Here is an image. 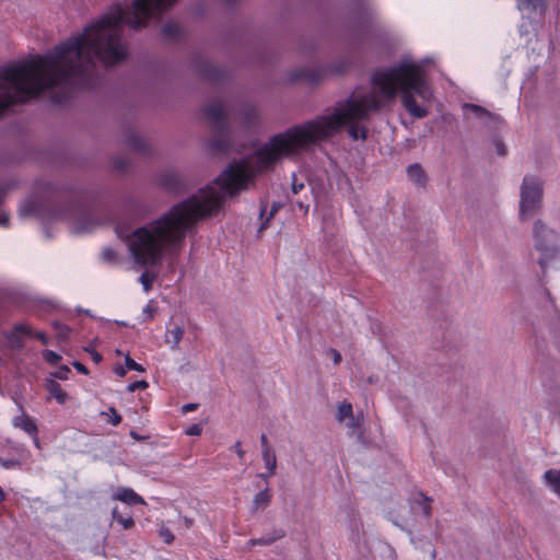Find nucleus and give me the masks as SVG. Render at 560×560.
<instances>
[{
	"label": "nucleus",
	"mask_w": 560,
	"mask_h": 560,
	"mask_svg": "<svg viewBox=\"0 0 560 560\" xmlns=\"http://www.w3.org/2000/svg\"><path fill=\"white\" fill-rule=\"evenodd\" d=\"M365 121L368 91H354L325 115L272 136L248 159L231 163L205 188L173 206L158 219L131 232L117 225L116 234L126 243L135 264L144 268L161 266L165 254L180 252L186 236L200 220L215 215L228 198L248 188L257 173L272 167L282 158L298 155L329 139L346 126L353 140H365Z\"/></svg>",
	"instance_id": "nucleus-1"
},
{
	"label": "nucleus",
	"mask_w": 560,
	"mask_h": 560,
	"mask_svg": "<svg viewBox=\"0 0 560 560\" xmlns=\"http://www.w3.org/2000/svg\"><path fill=\"white\" fill-rule=\"evenodd\" d=\"M206 117L212 124V138L210 147L215 152H225L230 149V125L228 118L231 114V105L228 101L214 98L203 107Z\"/></svg>",
	"instance_id": "nucleus-2"
},
{
	"label": "nucleus",
	"mask_w": 560,
	"mask_h": 560,
	"mask_svg": "<svg viewBox=\"0 0 560 560\" xmlns=\"http://www.w3.org/2000/svg\"><path fill=\"white\" fill-rule=\"evenodd\" d=\"M533 238L534 250L537 253L536 261L545 276L547 267L559 256V236L542 221L537 220L533 228Z\"/></svg>",
	"instance_id": "nucleus-3"
},
{
	"label": "nucleus",
	"mask_w": 560,
	"mask_h": 560,
	"mask_svg": "<svg viewBox=\"0 0 560 560\" xmlns=\"http://www.w3.org/2000/svg\"><path fill=\"white\" fill-rule=\"evenodd\" d=\"M544 183L534 175H526L520 188L518 217L522 221L529 220L536 215L542 202Z\"/></svg>",
	"instance_id": "nucleus-4"
},
{
	"label": "nucleus",
	"mask_w": 560,
	"mask_h": 560,
	"mask_svg": "<svg viewBox=\"0 0 560 560\" xmlns=\"http://www.w3.org/2000/svg\"><path fill=\"white\" fill-rule=\"evenodd\" d=\"M463 109L468 118L471 117L485 125L493 124L499 119V116L476 104L466 103Z\"/></svg>",
	"instance_id": "nucleus-5"
},
{
	"label": "nucleus",
	"mask_w": 560,
	"mask_h": 560,
	"mask_svg": "<svg viewBox=\"0 0 560 560\" xmlns=\"http://www.w3.org/2000/svg\"><path fill=\"white\" fill-rule=\"evenodd\" d=\"M126 143L132 151L142 155H150L152 153L150 143L136 131H129L127 133Z\"/></svg>",
	"instance_id": "nucleus-6"
},
{
	"label": "nucleus",
	"mask_w": 560,
	"mask_h": 560,
	"mask_svg": "<svg viewBox=\"0 0 560 560\" xmlns=\"http://www.w3.org/2000/svg\"><path fill=\"white\" fill-rule=\"evenodd\" d=\"M13 425L26 432L28 435L33 436L34 443L37 447H39V442L37 438L38 429L36 423L26 415L18 416L13 419Z\"/></svg>",
	"instance_id": "nucleus-7"
},
{
	"label": "nucleus",
	"mask_w": 560,
	"mask_h": 560,
	"mask_svg": "<svg viewBox=\"0 0 560 560\" xmlns=\"http://www.w3.org/2000/svg\"><path fill=\"white\" fill-rule=\"evenodd\" d=\"M160 183L163 187L173 191H178L184 186L183 177L175 171L163 172L160 176Z\"/></svg>",
	"instance_id": "nucleus-8"
},
{
	"label": "nucleus",
	"mask_w": 560,
	"mask_h": 560,
	"mask_svg": "<svg viewBox=\"0 0 560 560\" xmlns=\"http://www.w3.org/2000/svg\"><path fill=\"white\" fill-rule=\"evenodd\" d=\"M240 117L247 128L255 126L259 120L257 106L252 103L243 104L240 108Z\"/></svg>",
	"instance_id": "nucleus-9"
},
{
	"label": "nucleus",
	"mask_w": 560,
	"mask_h": 560,
	"mask_svg": "<svg viewBox=\"0 0 560 560\" xmlns=\"http://www.w3.org/2000/svg\"><path fill=\"white\" fill-rule=\"evenodd\" d=\"M200 72L206 79L213 82L222 81L226 75V71L224 69L210 62H205L200 68Z\"/></svg>",
	"instance_id": "nucleus-10"
},
{
	"label": "nucleus",
	"mask_w": 560,
	"mask_h": 560,
	"mask_svg": "<svg viewBox=\"0 0 560 560\" xmlns=\"http://www.w3.org/2000/svg\"><path fill=\"white\" fill-rule=\"evenodd\" d=\"M408 178L419 187H423L427 182V175L422 166L418 163L411 164L407 167Z\"/></svg>",
	"instance_id": "nucleus-11"
},
{
	"label": "nucleus",
	"mask_w": 560,
	"mask_h": 560,
	"mask_svg": "<svg viewBox=\"0 0 560 560\" xmlns=\"http://www.w3.org/2000/svg\"><path fill=\"white\" fill-rule=\"evenodd\" d=\"M114 499L130 505L143 503V499L130 488H119L114 495Z\"/></svg>",
	"instance_id": "nucleus-12"
},
{
	"label": "nucleus",
	"mask_w": 560,
	"mask_h": 560,
	"mask_svg": "<svg viewBox=\"0 0 560 560\" xmlns=\"http://www.w3.org/2000/svg\"><path fill=\"white\" fill-rule=\"evenodd\" d=\"M282 537H284V530L281 529V528H276L273 529L271 533H268L266 535H264L262 537L260 538H257V539H250L248 541V545L250 547H254L256 545H260V546H269L271 545L272 542L281 539Z\"/></svg>",
	"instance_id": "nucleus-13"
},
{
	"label": "nucleus",
	"mask_w": 560,
	"mask_h": 560,
	"mask_svg": "<svg viewBox=\"0 0 560 560\" xmlns=\"http://www.w3.org/2000/svg\"><path fill=\"white\" fill-rule=\"evenodd\" d=\"M271 492L268 487L255 494L252 503V511L265 510L271 502Z\"/></svg>",
	"instance_id": "nucleus-14"
},
{
	"label": "nucleus",
	"mask_w": 560,
	"mask_h": 560,
	"mask_svg": "<svg viewBox=\"0 0 560 560\" xmlns=\"http://www.w3.org/2000/svg\"><path fill=\"white\" fill-rule=\"evenodd\" d=\"M521 11H534L542 15L547 9L546 0H518Z\"/></svg>",
	"instance_id": "nucleus-15"
},
{
	"label": "nucleus",
	"mask_w": 560,
	"mask_h": 560,
	"mask_svg": "<svg viewBox=\"0 0 560 560\" xmlns=\"http://www.w3.org/2000/svg\"><path fill=\"white\" fill-rule=\"evenodd\" d=\"M46 389L51 397H54L59 404H65L68 399L67 393L62 389L61 385L54 380L46 382Z\"/></svg>",
	"instance_id": "nucleus-16"
},
{
	"label": "nucleus",
	"mask_w": 560,
	"mask_h": 560,
	"mask_svg": "<svg viewBox=\"0 0 560 560\" xmlns=\"http://www.w3.org/2000/svg\"><path fill=\"white\" fill-rule=\"evenodd\" d=\"M431 499L419 493L413 501L412 509L419 511L425 518L431 516Z\"/></svg>",
	"instance_id": "nucleus-17"
},
{
	"label": "nucleus",
	"mask_w": 560,
	"mask_h": 560,
	"mask_svg": "<svg viewBox=\"0 0 560 560\" xmlns=\"http://www.w3.org/2000/svg\"><path fill=\"white\" fill-rule=\"evenodd\" d=\"M323 73L320 71H315L313 69L303 68L299 69L293 72L292 79L299 80V79H305L310 82H316L322 78Z\"/></svg>",
	"instance_id": "nucleus-18"
},
{
	"label": "nucleus",
	"mask_w": 560,
	"mask_h": 560,
	"mask_svg": "<svg viewBox=\"0 0 560 560\" xmlns=\"http://www.w3.org/2000/svg\"><path fill=\"white\" fill-rule=\"evenodd\" d=\"M545 479L553 492L560 495V469H550L546 471Z\"/></svg>",
	"instance_id": "nucleus-19"
},
{
	"label": "nucleus",
	"mask_w": 560,
	"mask_h": 560,
	"mask_svg": "<svg viewBox=\"0 0 560 560\" xmlns=\"http://www.w3.org/2000/svg\"><path fill=\"white\" fill-rule=\"evenodd\" d=\"M261 457L265 463V467L267 470H270L271 474L276 472L277 468V457L272 448H266L261 451Z\"/></svg>",
	"instance_id": "nucleus-20"
},
{
	"label": "nucleus",
	"mask_w": 560,
	"mask_h": 560,
	"mask_svg": "<svg viewBox=\"0 0 560 560\" xmlns=\"http://www.w3.org/2000/svg\"><path fill=\"white\" fill-rule=\"evenodd\" d=\"M184 336V329L179 326L174 327L167 332V342H172V349H176Z\"/></svg>",
	"instance_id": "nucleus-21"
},
{
	"label": "nucleus",
	"mask_w": 560,
	"mask_h": 560,
	"mask_svg": "<svg viewBox=\"0 0 560 560\" xmlns=\"http://www.w3.org/2000/svg\"><path fill=\"white\" fill-rule=\"evenodd\" d=\"M158 278V275L155 272L144 271L140 275L139 281L142 284V288L145 292H149L152 290L153 282Z\"/></svg>",
	"instance_id": "nucleus-22"
},
{
	"label": "nucleus",
	"mask_w": 560,
	"mask_h": 560,
	"mask_svg": "<svg viewBox=\"0 0 560 560\" xmlns=\"http://www.w3.org/2000/svg\"><path fill=\"white\" fill-rule=\"evenodd\" d=\"M162 33L163 35L166 37V38H170V39H175L178 34L180 33V27L177 23L175 22H167L163 28H162Z\"/></svg>",
	"instance_id": "nucleus-23"
},
{
	"label": "nucleus",
	"mask_w": 560,
	"mask_h": 560,
	"mask_svg": "<svg viewBox=\"0 0 560 560\" xmlns=\"http://www.w3.org/2000/svg\"><path fill=\"white\" fill-rule=\"evenodd\" d=\"M352 413H353L352 405L350 402L343 401L338 407L336 418L339 422H343Z\"/></svg>",
	"instance_id": "nucleus-24"
},
{
	"label": "nucleus",
	"mask_w": 560,
	"mask_h": 560,
	"mask_svg": "<svg viewBox=\"0 0 560 560\" xmlns=\"http://www.w3.org/2000/svg\"><path fill=\"white\" fill-rule=\"evenodd\" d=\"M102 258L108 264H116L118 261V254L114 249L106 247L102 252Z\"/></svg>",
	"instance_id": "nucleus-25"
},
{
	"label": "nucleus",
	"mask_w": 560,
	"mask_h": 560,
	"mask_svg": "<svg viewBox=\"0 0 560 560\" xmlns=\"http://www.w3.org/2000/svg\"><path fill=\"white\" fill-rule=\"evenodd\" d=\"M345 422H346V425H347L349 429H351V430L355 431V430L360 429V428H361V425H362V417H360V416H354V415L352 413L350 417H348V418L346 419V421H345Z\"/></svg>",
	"instance_id": "nucleus-26"
},
{
	"label": "nucleus",
	"mask_w": 560,
	"mask_h": 560,
	"mask_svg": "<svg viewBox=\"0 0 560 560\" xmlns=\"http://www.w3.org/2000/svg\"><path fill=\"white\" fill-rule=\"evenodd\" d=\"M113 517L115 521H117L119 524H121L125 529H129L135 525V522L132 518H130V517L125 518L121 515H118L116 509L113 510Z\"/></svg>",
	"instance_id": "nucleus-27"
},
{
	"label": "nucleus",
	"mask_w": 560,
	"mask_h": 560,
	"mask_svg": "<svg viewBox=\"0 0 560 560\" xmlns=\"http://www.w3.org/2000/svg\"><path fill=\"white\" fill-rule=\"evenodd\" d=\"M43 358L45 359L46 362H48L51 365H57L61 360V357L52 350H45L43 352Z\"/></svg>",
	"instance_id": "nucleus-28"
},
{
	"label": "nucleus",
	"mask_w": 560,
	"mask_h": 560,
	"mask_svg": "<svg viewBox=\"0 0 560 560\" xmlns=\"http://www.w3.org/2000/svg\"><path fill=\"white\" fill-rule=\"evenodd\" d=\"M125 365L128 370H133L138 372H144V368L137 363L129 354L125 355Z\"/></svg>",
	"instance_id": "nucleus-29"
},
{
	"label": "nucleus",
	"mask_w": 560,
	"mask_h": 560,
	"mask_svg": "<svg viewBox=\"0 0 560 560\" xmlns=\"http://www.w3.org/2000/svg\"><path fill=\"white\" fill-rule=\"evenodd\" d=\"M70 373H71V370L67 365H61L54 373H51V375L55 378L68 380V376Z\"/></svg>",
	"instance_id": "nucleus-30"
},
{
	"label": "nucleus",
	"mask_w": 560,
	"mask_h": 560,
	"mask_svg": "<svg viewBox=\"0 0 560 560\" xmlns=\"http://www.w3.org/2000/svg\"><path fill=\"white\" fill-rule=\"evenodd\" d=\"M349 66V62L345 59H341L339 61H337L336 63L331 65L329 67V71L330 72H334V73H341L342 71H345Z\"/></svg>",
	"instance_id": "nucleus-31"
},
{
	"label": "nucleus",
	"mask_w": 560,
	"mask_h": 560,
	"mask_svg": "<svg viewBox=\"0 0 560 560\" xmlns=\"http://www.w3.org/2000/svg\"><path fill=\"white\" fill-rule=\"evenodd\" d=\"M10 345L12 348H15V349H20L23 347V342L22 340L20 339V337L15 334V332H10L8 336H7Z\"/></svg>",
	"instance_id": "nucleus-32"
},
{
	"label": "nucleus",
	"mask_w": 560,
	"mask_h": 560,
	"mask_svg": "<svg viewBox=\"0 0 560 560\" xmlns=\"http://www.w3.org/2000/svg\"><path fill=\"white\" fill-rule=\"evenodd\" d=\"M160 537L163 539V541L167 545H171L174 541V535L172 532L167 528H162L160 530Z\"/></svg>",
	"instance_id": "nucleus-33"
},
{
	"label": "nucleus",
	"mask_w": 560,
	"mask_h": 560,
	"mask_svg": "<svg viewBox=\"0 0 560 560\" xmlns=\"http://www.w3.org/2000/svg\"><path fill=\"white\" fill-rule=\"evenodd\" d=\"M493 145L498 155L504 156L506 154V149L502 140L494 139Z\"/></svg>",
	"instance_id": "nucleus-34"
},
{
	"label": "nucleus",
	"mask_w": 560,
	"mask_h": 560,
	"mask_svg": "<svg viewBox=\"0 0 560 560\" xmlns=\"http://www.w3.org/2000/svg\"><path fill=\"white\" fill-rule=\"evenodd\" d=\"M148 387V383L145 381H136L128 385V390L130 393L136 392L137 389H144Z\"/></svg>",
	"instance_id": "nucleus-35"
},
{
	"label": "nucleus",
	"mask_w": 560,
	"mask_h": 560,
	"mask_svg": "<svg viewBox=\"0 0 560 560\" xmlns=\"http://www.w3.org/2000/svg\"><path fill=\"white\" fill-rule=\"evenodd\" d=\"M35 210V205L34 202L32 201H28L26 202L21 209H20V214L22 217H26V215H30L31 213H33V211Z\"/></svg>",
	"instance_id": "nucleus-36"
},
{
	"label": "nucleus",
	"mask_w": 560,
	"mask_h": 560,
	"mask_svg": "<svg viewBox=\"0 0 560 560\" xmlns=\"http://www.w3.org/2000/svg\"><path fill=\"white\" fill-rule=\"evenodd\" d=\"M0 465L5 469H12L20 466V463L16 459L0 458Z\"/></svg>",
	"instance_id": "nucleus-37"
},
{
	"label": "nucleus",
	"mask_w": 560,
	"mask_h": 560,
	"mask_svg": "<svg viewBox=\"0 0 560 560\" xmlns=\"http://www.w3.org/2000/svg\"><path fill=\"white\" fill-rule=\"evenodd\" d=\"M12 332H15L16 335L18 334H23V335H31L32 334V330L28 326H26L25 324H16L14 326V330Z\"/></svg>",
	"instance_id": "nucleus-38"
},
{
	"label": "nucleus",
	"mask_w": 560,
	"mask_h": 560,
	"mask_svg": "<svg viewBox=\"0 0 560 560\" xmlns=\"http://www.w3.org/2000/svg\"><path fill=\"white\" fill-rule=\"evenodd\" d=\"M55 327L57 329V335L60 339H66L69 334V328L65 325L55 324Z\"/></svg>",
	"instance_id": "nucleus-39"
},
{
	"label": "nucleus",
	"mask_w": 560,
	"mask_h": 560,
	"mask_svg": "<svg viewBox=\"0 0 560 560\" xmlns=\"http://www.w3.org/2000/svg\"><path fill=\"white\" fill-rule=\"evenodd\" d=\"M108 411L113 415V418L109 420V422L113 425H118L121 422V417L117 413L114 407H110Z\"/></svg>",
	"instance_id": "nucleus-40"
},
{
	"label": "nucleus",
	"mask_w": 560,
	"mask_h": 560,
	"mask_svg": "<svg viewBox=\"0 0 560 560\" xmlns=\"http://www.w3.org/2000/svg\"><path fill=\"white\" fill-rule=\"evenodd\" d=\"M279 209V206L273 203L272 207H271V210H270V213H269V217L261 223L260 228H259V231L266 229L267 226V223L269 222V220L273 217V214L278 211Z\"/></svg>",
	"instance_id": "nucleus-41"
},
{
	"label": "nucleus",
	"mask_w": 560,
	"mask_h": 560,
	"mask_svg": "<svg viewBox=\"0 0 560 560\" xmlns=\"http://www.w3.org/2000/svg\"><path fill=\"white\" fill-rule=\"evenodd\" d=\"M327 353L335 364H339L341 362V354L336 349H329Z\"/></svg>",
	"instance_id": "nucleus-42"
},
{
	"label": "nucleus",
	"mask_w": 560,
	"mask_h": 560,
	"mask_svg": "<svg viewBox=\"0 0 560 560\" xmlns=\"http://www.w3.org/2000/svg\"><path fill=\"white\" fill-rule=\"evenodd\" d=\"M201 427L199 424H192L191 427H189L186 431V434L188 435H200L201 434Z\"/></svg>",
	"instance_id": "nucleus-43"
},
{
	"label": "nucleus",
	"mask_w": 560,
	"mask_h": 560,
	"mask_svg": "<svg viewBox=\"0 0 560 560\" xmlns=\"http://www.w3.org/2000/svg\"><path fill=\"white\" fill-rule=\"evenodd\" d=\"M303 188H304V183H298L296 179H295V176H293V182H292V185H291L292 192L293 194H298Z\"/></svg>",
	"instance_id": "nucleus-44"
},
{
	"label": "nucleus",
	"mask_w": 560,
	"mask_h": 560,
	"mask_svg": "<svg viewBox=\"0 0 560 560\" xmlns=\"http://www.w3.org/2000/svg\"><path fill=\"white\" fill-rule=\"evenodd\" d=\"M241 445H242V444H241V442H240V441H236V442H235V444H234V446H233V450H234V451H235V453L237 454L238 458H240V459H243V458H244V456H245V451H244V450H242Z\"/></svg>",
	"instance_id": "nucleus-45"
},
{
	"label": "nucleus",
	"mask_w": 560,
	"mask_h": 560,
	"mask_svg": "<svg viewBox=\"0 0 560 560\" xmlns=\"http://www.w3.org/2000/svg\"><path fill=\"white\" fill-rule=\"evenodd\" d=\"M73 366L74 369L79 372V373H82V374H88L89 371L86 369V366L78 361H74L73 362Z\"/></svg>",
	"instance_id": "nucleus-46"
},
{
	"label": "nucleus",
	"mask_w": 560,
	"mask_h": 560,
	"mask_svg": "<svg viewBox=\"0 0 560 560\" xmlns=\"http://www.w3.org/2000/svg\"><path fill=\"white\" fill-rule=\"evenodd\" d=\"M197 407H198L197 404H186L182 407V410L184 413H187V412L196 410Z\"/></svg>",
	"instance_id": "nucleus-47"
},
{
	"label": "nucleus",
	"mask_w": 560,
	"mask_h": 560,
	"mask_svg": "<svg viewBox=\"0 0 560 560\" xmlns=\"http://www.w3.org/2000/svg\"><path fill=\"white\" fill-rule=\"evenodd\" d=\"M114 373L119 377H124L126 375V369L122 368L121 365H117L114 368Z\"/></svg>",
	"instance_id": "nucleus-48"
},
{
	"label": "nucleus",
	"mask_w": 560,
	"mask_h": 560,
	"mask_svg": "<svg viewBox=\"0 0 560 560\" xmlns=\"http://www.w3.org/2000/svg\"><path fill=\"white\" fill-rule=\"evenodd\" d=\"M275 474H271L270 470H267V472H260L257 475L258 478H261L267 485H268V480L271 476H273Z\"/></svg>",
	"instance_id": "nucleus-49"
},
{
	"label": "nucleus",
	"mask_w": 560,
	"mask_h": 560,
	"mask_svg": "<svg viewBox=\"0 0 560 560\" xmlns=\"http://www.w3.org/2000/svg\"><path fill=\"white\" fill-rule=\"evenodd\" d=\"M260 443H261V451L266 450V448H271L270 445L268 444V439H267L266 434H261Z\"/></svg>",
	"instance_id": "nucleus-50"
},
{
	"label": "nucleus",
	"mask_w": 560,
	"mask_h": 560,
	"mask_svg": "<svg viewBox=\"0 0 560 560\" xmlns=\"http://www.w3.org/2000/svg\"><path fill=\"white\" fill-rule=\"evenodd\" d=\"M91 355H92V360L95 362V363H100L103 359L102 354L97 351H91Z\"/></svg>",
	"instance_id": "nucleus-51"
},
{
	"label": "nucleus",
	"mask_w": 560,
	"mask_h": 560,
	"mask_svg": "<svg viewBox=\"0 0 560 560\" xmlns=\"http://www.w3.org/2000/svg\"><path fill=\"white\" fill-rule=\"evenodd\" d=\"M35 336L42 341V343H44V345L48 343V338L46 337V335L44 332H37Z\"/></svg>",
	"instance_id": "nucleus-52"
},
{
	"label": "nucleus",
	"mask_w": 560,
	"mask_h": 560,
	"mask_svg": "<svg viewBox=\"0 0 560 560\" xmlns=\"http://www.w3.org/2000/svg\"><path fill=\"white\" fill-rule=\"evenodd\" d=\"M7 222H8V217H7L5 212L2 209H0V224H7Z\"/></svg>",
	"instance_id": "nucleus-53"
},
{
	"label": "nucleus",
	"mask_w": 560,
	"mask_h": 560,
	"mask_svg": "<svg viewBox=\"0 0 560 560\" xmlns=\"http://www.w3.org/2000/svg\"><path fill=\"white\" fill-rule=\"evenodd\" d=\"M152 312L153 310L151 308L150 305H147L144 308H143V313L147 314L149 317H152Z\"/></svg>",
	"instance_id": "nucleus-54"
},
{
	"label": "nucleus",
	"mask_w": 560,
	"mask_h": 560,
	"mask_svg": "<svg viewBox=\"0 0 560 560\" xmlns=\"http://www.w3.org/2000/svg\"><path fill=\"white\" fill-rule=\"evenodd\" d=\"M115 167L117 170H124L125 168V164L122 162L116 161L115 162Z\"/></svg>",
	"instance_id": "nucleus-55"
},
{
	"label": "nucleus",
	"mask_w": 560,
	"mask_h": 560,
	"mask_svg": "<svg viewBox=\"0 0 560 560\" xmlns=\"http://www.w3.org/2000/svg\"><path fill=\"white\" fill-rule=\"evenodd\" d=\"M298 206H299L300 209H305V211H307V209H308V206L307 205L304 206V203L301 202V201H298Z\"/></svg>",
	"instance_id": "nucleus-56"
},
{
	"label": "nucleus",
	"mask_w": 560,
	"mask_h": 560,
	"mask_svg": "<svg viewBox=\"0 0 560 560\" xmlns=\"http://www.w3.org/2000/svg\"><path fill=\"white\" fill-rule=\"evenodd\" d=\"M184 522H185L187 527L191 526V524H192V521L190 518H187V517H184Z\"/></svg>",
	"instance_id": "nucleus-57"
},
{
	"label": "nucleus",
	"mask_w": 560,
	"mask_h": 560,
	"mask_svg": "<svg viewBox=\"0 0 560 560\" xmlns=\"http://www.w3.org/2000/svg\"><path fill=\"white\" fill-rule=\"evenodd\" d=\"M265 211H266V208L262 207L261 210H260V217H262L265 214Z\"/></svg>",
	"instance_id": "nucleus-58"
},
{
	"label": "nucleus",
	"mask_w": 560,
	"mask_h": 560,
	"mask_svg": "<svg viewBox=\"0 0 560 560\" xmlns=\"http://www.w3.org/2000/svg\"><path fill=\"white\" fill-rule=\"evenodd\" d=\"M559 256H560V253H559Z\"/></svg>",
	"instance_id": "nucleus-59"
}]
</instances>
